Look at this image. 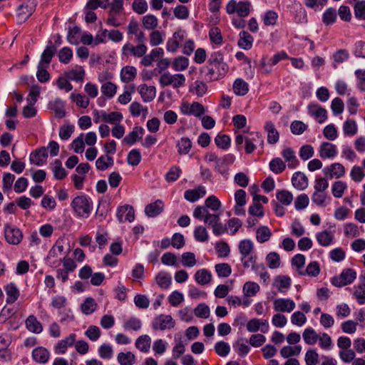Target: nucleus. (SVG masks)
<instances>
[{"instance_id": "nucleus-35", "label": "nucleus", "mask_w": 365, "mask_h": 365, "mask_svg": "<svg viewBox=\"0 0 365 365\" xmlns=\"http://www.w3.org/2000/svg\"><path fill=\"white\" fill-rule=\"evenodd\" d=\"M292 182L295 188L300 190L305 189L308 185L307 176L301 172H296L293 174Z\"/></svg>"}, {"instance_id": "nucleus-16", "label": "nucleus", "mask_w": 365, "mask_h": 365, "mask_svg": "<svg viewBox=\"0 0 365 365\" xmlns=\"http://www.w3.org/2000/svg\"><path fill=\"white\" fill-rule=\"evenodd\" d=\"M295 302L291 299L278 298L274 300L273 307L277 312H291L295 308Z\"/></svg>"}, {"instance_id": "nucleus-13", "label": "nucleus", "mask_w": 365, "mask_h": 365, "mask_svg": "<svg viewBox=\"0 0 365 365\" xmlns=\"http://www.w3.org/2000/svg\"><path fill=\"white\" fill-rule=\"evenodd\" d=\"M175 325V322L170 315L160 314L154 318L152 327L154 330L171 329Z\"/></svg>"}, {"instance_id": "nucleus-45", "label": "nucleus", "mask_w": 365, "mask_h": 365, "mask_svg": "<svg viewBox=\"0 0 365 365\" xmlns=\"http://www.w3.org/2000/svg\"><path fill=\"white\" fill-rule=\"evenodd\" d=\"M117 361L120 365H133L135 364L136 358L131 351L120 352Z\"/></svg>"}, {"instance_id": "nucleus-49", "label": "nucleus", "mask_w": 365, "mask_h": 365, "mask_svg": "<svg viewBox=\"0 0 365 365\" xmlns=\"http://www.w3.org/2000/svg\"><path fill=\"white\" fill-rule=\"evenodd\" d=\"M141 21L144 29L147 30L153 31L158 26V19L153 14H148L143 16Z\"/></svg>"}, {"instance_id": "nucleus-51", "label": "nucleus", "mask_w": 365, "mask_h": 365, "mask_svg": "<svg viewBox=\"0 0 365 365\" xmlns=\"http://www.w3.org/2000/svg\"><path fill=\"white\" fill-rule=\"evenodd\" d=\"M302 337L306 344L313 345L318 341L319 335L313 328L308 327L304 330Z\"/></svg>"}, {"instance_id": "nucleus-25", "label": "nucleus", "mask_w": 365, "mask_h": 365, "mask_svg": "<svg viewBox=\"0 0 365 365\" xmlns=\"http://www.w3.org/2000/svg\"><path fill=\"white\" fill-rule=\"evenodd\" d=\"M56 46L50 42V43L46 46L45 49L41 53V59L38 63H41V65L43 66H48L52 61L53 57L56 53Z\"/></svg>"}, {"instance_id": "nucleus-62", "label": "nucleus", "mask_w": 365, "mask_h": 365, "mask_svg": "<svg viewBox=\"0 0 365 365\" xmlns=\"http://www.w3.org/2000/svg\"><path fill=\"white\" fill-rule=\"evenodd\" d=\"M240 38L237 42V45L240 48L243 49H248L251 46V36L248 31H242L240 33Z\"/></svg>"}, {"instance_id": "nucleus-44", "label": "nucleus", "mask_w": 365, "mask_h": 365, "mask_svg": "<svg viewBox=\"0 0 365 365\" xmlns=\"http://www.w3.org/2000/svg\"><path fill=\"white\" fill-rule=\"evenodd\" d=\"M67 78L76 82H82L85 77V71L82 66L68 71L66 73Z\"/></svg>"}, {"instance_id": "nucleus-32", "label": "nucleus", "mask_w": 365, "mask_h": 365, "mask_svg": "<svg viewBox=\"0 0 365 365\" xmlns=\"http://www.w3.org/2000/svg\"><path fill=\"white\" fill-rule=\"evenodd\" d=\"M206 194L204 187L200 186L197 188L187 190L184 192V197L189 202H195L200 198L203 197Z\"/></svg>"}, {"instance_id": "nucleus-37", "label": "nucleus", "mask_w": 365, "mask_h": 365, "mask_svg": "<svg viewBox=\"0 0 365 365\" xmlns=\"http://www.w3.org/2000/svg\"><path fill=\"white\" fill-rule=\"evenodd\" d=\"M192 147V143L187 137H182L176 143L178 153L180 155H185L189 153Z\"/></svg>"}, {"instance_id": "nucleus-14", "label": "nucleus", "mask_w": 365, "mask_h": 365, "mask_svg": "<svg viewBox=\"0 0 365 365\" xmlns=\"http://www.w3.org/2000/svg\"><path fill=\"white\" fill-rule=\"evenodd\" d=\"M185 37L186 31L181 29H178L174 32L172 37L168 38L166 43L167 51L171 53H175Z\"/></svg>"}, {"instance_id": "nucleus-20", "label": "nucleus", "mask_w": 365, "mask_h": 365, "mask_svg": "<svg viewBox=\"0 0 365 365\" xmlns=\"http://www.w3.org/2000/svg\"><path fill=\"white\" fill-rule=\"evenodd\" d=\"M336 146L329 142H323L321 143L319 153L322 159L333 158L337 155Z\"/></svg>"}, {"instance_id": "nucleus-7", "label": "nucleus", "mask_w": 365, "mask_h": 365, "mask_svg": "<svg viewBox=\"0 0 365 365\" xmlns=\"http://www.w3.org/2000/svg\"><path fill=\"white\" fill-rule=\"evenodd\" d=\"M235 157L228 153L220 158L215 165V170L227 180L229 178V167L234 163Z\"/></svg>"}, {"instance_id": "nucleus-2", "label": "nucleus", "mask_w": 365, "mask_h": 365, "mask_svg": "<svg viewBox=\"0 0 365 365\" xmlns=\"http://www.w3.org/2000/svg\"><path fill=\"white\" fill-rule=\"evenodd\" d=\"M36 0H24L20 3L16 9V17L18 24L24 23L35 11Z\"/></svg>"}, {"instance_id": "nucleus-47", "label": "nucleus", "mask_w": 365, "mask_h": 365, "mask_svg": "<svg viewBox=\"0 0 365 365\" xmlns=\"http://www.w3.org/2000/svg\"><path fill=\"white\" fill-rule=\"evenodd\" d=\"M248 343H250L251 344V339L248 341L247 340L240 338L233 345V347H234L235 351L240 356H243L247 355L250 351V348H249V346L247 345Z\"/></svg>"}, {"instance_id": "nucleus-43", "label": "nucleus", "mask_w": 365, "mask_h": 365, "mask_svg": "<svg viewBox=\"0 0 365 365\" xmlns=\"http://www.w3.org/2000/svg\"><path fill=\"white\" fill-rule=\"evenodd\" d=\"M49 106L57 118H62L66 115L64 103L61 99H55L53 101L50 102Z\"/></svg>"}, {"instance_id": "nucleus-9", "label": "nucleus", "mask_w": 365, "mask_h": 365, "mask_svg": "<svg viewBox=\"0 0 365 365\" xmlns=\"http://www.w3.org/2000/svg\"><path fill=\"white\" fill-rule=\"evenodd\" d=\"M63 268L56 270V278L62 283H65L68 279V274L73 272L76 269V264L73 259L66 257L62 260Z\"/></svg>"}, {"instance_id": "nucleus-33", "label": "nucleus", "mask_w": 365, "mask_h": 365, "mask_svg": "<svg viewBox=\"0 0 365 365\" xmlns=\"http://www.w3.org/2000/svg\"><path fill=\"white\" fill-rule=\"evenodd\" d=\"M101 120L110 124L116 125L118 124L123 120V115L121 113L118 111H113L110 113H106L102 110L101 113Z\"/></svg>"}, {"instance_id": "nucleus-42", "label": "nucleus", "mask_w": 365, "mask_h": 365, "mask_svg": "<svg viewBox=\"0 0 365 365\" xmlns=\"http://www.w3.org/2000/svg\"><path fill=\"white\" fill-rule=\"evenodd\" d=\"M151 339L147 335H141L135 341V347L140 351L146 353L150 350Z\"/></svg>"}, {"instance_id": "nucleus-29", "label": "nucleus", "mask_w": 365, "mask_h": 365, "mask_svg": "<svg viewBox=\"0 0 365 365\" xmlns=\"http://www.w3.org/2000/svg\"><path fill=\"white\" fill-rule=\"evenodd\" d=\"M316 239L321 246L328 247L333 244L334 240V232L325 230L317 232L316 234Z\"/></svg>"}, {"instance_id": "nucleus-61", "label": "nucleus", "mask_w": 365, "mask_h": 365, "mask_svg": "<svg viewBox=\"0 0 365 365\" xmlns=\"http://www.w3.org/2000/svg\"><path fill=\"white\" fill-rule=\"evenodd\" d=\"M96 309V303L95 302V300L91 297L86 298L83 303L81 304V311L86 315H89L93 313Z\"/></svg>"}, {"instance_id": "nucleus-63", "label": "nucleus", "mask_w": 365, "mask_h": 365, "mask_svg": "<svg viewBox=\"0 0 365 365\" xmlns=\"http://www.w3.org/2000/svg\"><path fill=\"white\" fill-rule=\"evenodd\" d=\"M209 38L212 43L221 45L223 41L221 31L218 27H212L209 31Z\"/></svg>"}, {"instance_id": "nucleus-22", "label": "nucleus", "mask_w": 365, "mask_h": 365, "mask_svg": "<svg viewBox=\"0 0 365 365\" xmlns=\"http://www.w3.org/2000/svg\"><path fill=\"white\" fill-rule=\"evenodd\" d=\"M31 356L36 363L43 364L48 361L50 352L43 346H38L33 349Z\"/></svg>"}, {"instance_id": "nucleus-34", "label": "nucleus", "mask_w": 365, "mask_h": 365, "mask_svg": "<svg viewBox=\"0 0 365 365\" xmlns=\"http://www.w3.org/2000/svg\"><path fill=\"white\" fill-rule=\"evenodd\" d=\"M156 284L163 289H167L170 287L172 282V276L170 273L160 271L155 277Z\"/></svg>"}, {"instance_id": "nucleus-50", "label": "nucleus", "mask_w": 365, "mask_h": 365, "mask_svg": "<svg viewBox=\"0 0 365 365\" xmlns=\"http://www.w3.org/2000/svg\"><path fill=\"white\" fill-rule=\"evenodd\" d=\"M272 233L267 226H260L256 230V239L260 243L268 241Z\"/></svg>"}, {"instance_id": "nucleus-27", "label": "nucleus", "mask_w": 365, "mask_h": 365, "mask_svg": "<svg viewBox=\"0 0 365 365\" xmlns=\"http://www.w3.org/2000/svg\"><path fill=\"white\" fill-rule=\"evenodd\" d=\"M281 155L287 163L289 169H294L299 165V160L294 150L292 148L287 147L284 148L282 150Z\"/></svg>"}, {"instance_id": "nucleus-23", "label": "nucleus", "mask_w": 365, "mask_h": 365, "mask_svg": "<svg viewBox=\"0 0 365 365\" xmlns=\"http://www.w3.org/2000/svg\"><path fill=\"white\" fill-rule=\"evenodd\" d=\"M163 202L161 200H157L145 206V213L148 217H155L163 212Z\"/></svg>"}, {"instance_id": "nucleus-1", "label": "nucleus", "mask_w": 365, "mask_h": 365, "mask_svg": "<svg viewBox=\"0 0 365 365\" xmlns=\"http://www.w3.org/2000/svg\"><path fill=\"white\" fill-rule=\"evenodd\" d=\"M71 206L78 217L88 218L93 209V202L86 195H81L73 199Z\"/></svg>"}, {"instance_id": "nucleus-53", "label": "nucleus", "mask_w": 365, "mask_h": 365, "mask_svg": "<svg viewBox=\"0 0 365 365\" xmlns=\"http://www.w3.org/2000/svg\"><path fill=\"white\" fill-rule=\"evenodd\" d=\"M233 91L236 95L244 96L249 91L248 83L241 78H237L234 82Z\"/></svg>"}, {"instance_id": "nucleus-52", "label": "nucleus", "mask_w": 365, "mask_h": 365, "mask_svg": "<svg viewBox=\"0 0 365 365\" xmlns=\"http://www.w3.org/2000/svg\"><path fill=\"white\" fill-rule=\"evenodd\" d=\"M336 19V10L332 7L327 9L322 16V21L327 26L331 25L335 23Z\"/></svg>"}, {"instance_id": "nucleus-60", "label": "nucleus", "mask_w": 365, "mask_h": 365, "mask_svg": "<svg viewBox=\"0 0 365 365\" xmlns=\"http://www.w3.org/2000/svg\"><path fill=\"white\" fill-rule=\"evenodd\" d=\"M141 159V153L139 149H133L128 153L127 163L130 165H138L140 163Z\"/></svg>"}, {"instance_id": "nucleus-57", "label": "nucleus", "mask_w": 365, "mask_h": 365, "mask_svg": "<svg viewBox=\"0 0 365 365\" xmlns=\"http://www.w3.org/2000/svg\"><path fill=\"white\" fill-rule=\"evenodd\" d=\"M358 128L356 123L353 119H347L343 124V131L344 135L354 136L357 133Z\"/></svg>"}, {"instance_id": "nucleus-4", "label": "nucleus", "mask_w": 365, "mask_h": 365, "mask_svg": "<svg viewBox=\"0 0 365 365\" xmlns=\"http://www.w3.org/2000/svg\"><path fill=\"white\" fill-rule=\"evenodd\" d=\"M159 83L161 87L173 86L174 88H178L185 85V77L182 73L172 75L166 72L160 76Z\"/></svg>"}, {"instance_id": "nucleus-21", "label": "nucleus", "mask_w": 365, "mask_h": 365, "mask_svg": "<svg viewBox=\"0 0 365 365\" xmlns=\"http://www.w3.org/2000/svg\"><path fill=\"white\" fill-rule=\"evenodd\" d=\"M117 217L120 222L125 220L133 222L135 219V211L132 206L126 205L118 207L117 211Z\"/></svg>"}, {"instance_id": "nucleus-31", "label": "nucleus", "mask_w": 365, "mask_h": 365, "mask_svg": "<svg viewBox=\"0 0 365 365\" xmlns=\"http://www.w3.org/2000/svg\"><path fill=\"white\" fill-rule=\"evenodd\" d=\"M25 324L26 329L34 334H40L43 331V327L41 323L37 319V318L33 315H29L26 321Z\"/></svg>"}, {"instance_id": "nucleus-40", "label": "nucleus", "mask_w": 365, "mask_h": 365, "mask_svg": "<svg viewBox=\"0 0 365 365\" xmlns=\"http://www.w3.org/2000/svg\"><path fill=\"white\" fill-rule=\"evenodd\" d=\"M302 351L301 345L284 346L280 349V355L284 359H289L292 356H299Z\"/></svg>"}, {"instance_id": "nucleus-64", "label": "nucleus", "mask_w": 365, "mask_h": 365, "mask_svg": "<svg viewBox=\"0 0 365 365\" xmlns=\"http://www.w3.org/2000/svg\"><path fill=\"white\" fill-rule=\"evenodd\" d=\"M278 19V14L273 10H269L264 13L262 20L267 26H273L276 24Z\"/></svg>"}, {"instance_id": "nucleus-5", "label": "nucleus", "mask_w": 365, "mask_h": 365, "mask_svg": "<svg viewBox=\"0 0 365 365\" xmlns=\"http://www.w3.org/2000/svg\"><path fill=\"white\" fill-rule=\"evenodd\" d=\"M356 278V271L351 268H346L339 276L334 277L331 279V283L337 287H341L351 284Z\"/></svg>"}, {"instance_id": "nucleus-15", "label": "nucleus", "mask_w": 365, "mask_h": 365, "mask_svg": "<svg viewBox=\"0 0 365 365\" xmlns=\"http://www.w3.org/2000/svg\"><path fill=\"white\" fill-rule=\"evenodd\" d=\"M322 172L325 178L329 179L340 178L345 175V167L339 163H334L323 168Z\"/></svg>"}, {"instance_id": "nucleus-26", "label": "nucleus", "mask_w": 365, "mask_h": 365, "mask_svg": "<svg viewBox=\"0 0 365 365\" xmlns=\"http://www.w3.org/2000/svg\"><path fill=\"white\" fill-rule=\"evenodd\" d=\"M145 130L141 126H135L131 132H130L124 138L123 143L128 145H134L137 141L143 138Z\"/></svg>"}, {"instance_id": "nucleus-19", "label": "nucleus", "mask_w": 365, "mask_h": 365, "mask_svg": "<svg viewBox=\"0 0 365 365\" xmlns=\"http://www.w3.org/2000/svg\"><path fill=\"white\" fill-rule=\"evenodd\" d=\"M48 152L45 147H41L33 151L29 156V160L31 164L38 166L43 165L47 160Z\"/></svg>"}, {"instance_id": "nucleus-59", "label": "nucleus", "mask_w": 365, "mask_h": 365, "mask_svg": "<svg viewBox=\"0 0 365 365\" xmlns=\"http://www.w3.org/2000/svg\"><path fill=\"white\" fill-rule=\"evenodd\" d=\"M305 264V257L302 254H297L292 259V264L297 267V271L299 275L304 276L305 272L303 270Z\"/></svg>"}, {"instance_id": "nucleus-36", "label": "nucleus", "mask_w": 365, "mask_h": 365, "mask_svg": "<svg viewBox=\"0 0 365 365\" xmlns=\"http://www.w3.org/2000/svg\"><path fill=\"white\" fill-rule=\"evenodd\" d=\"M264 129L267 133V142L269 144H275L279 138V133L275 128L274 125L271 121L265 123Z\"/></svg>"}, {"instance_id": "nucleus-30", "label": "nucleus", "mask_w": 365, "mask_h": 365, "mask_svg": "<svg viewBox=\"0 0 365 365\" xmlns=\"http://www.w3.org/2000/svg\"><path fill=\"white\" fill-rule=\"evenodd\" d=\"M4 290L6 294V303L13 304L19 298L20 292L14 282H10L4 286Z\"/></svg>"}, {"instance_id": "nucleus-3", "label": "nucleus", "mask_w": 365, "mask_h": 365, "mask_svg": "<svg viewBox=\"0 0 365 365\" xmlns=\"http://www.w3.org/2000/svg\"><path fill=\"white\" fill-rule=\"evenodd\" d=\"M225 9L228 14H236L240 18H245L250 13V3L249 1L230 0Z\"/></svg>"}, {"instance_id": "nucleus-18", "label": "nucleus", "mask_w": 365, "mask_h": 365, "mask_svg": "<svg viewBox=\"0 0 365 365\" xmlns=\"http://www.w3.org/2000/svg\"><path fill=\"white\" fill-rule=\"evenodd\" d=\"M76 340V335L70 334L67 337L58 341L53 349L56 354H63L66 352L68 347L72 346Z\"/></svg>"}, {"instance_id": "nucleus-54", "label": "nucleus", "mask_w": 365, "mask_h": 365, "mask_svg": "<svg viewBox=\"0 0 365 365\" xmlns=\"http://www.w3.org/2000/svg\"><path fill=\"white\" fill-rule=\"evenodd\" d=\"M215 143L217 148L222 150H227L230 147L231 139L226 134L218 133L215 138Z\"/></svg>"}, {"instance_id": "nucleus-28", "label": "nucleus", "mask_w": 365, "mask_h": 365, "mask_svg": "<svg viewBox=\"0 0 365 365\" xmlns=\"http://www.w3.org/2000/svg\"><path fill=\"white\" fill-rule=\"evenodd\" d=\"M138 92L144 102H151L156 96V89L155 86H148L146 84L140 85Z\"/></svg>"}, {"instance_id": "nucleus-12", "label": "nucleus", "mask_w": 365, "mask_h": 365, "mask_svg": "<svg viewBox=\"0 0 365 365\" xmlns=\"http://www.w3.org/2000/svg\"><path fill=\"white\" fill-rule=\"evenodd\" d=\"M180 110L184 115H192L199 118L205 113L204 106L198 102H193L192 103L185 102L180 106Z\"/></svg>"}, {"instance_id": "nucleus-11", "label": "nucleus", "mask_w": 365, "mask_h": 365, "mask_svg": "<svg viewBox=\"0 0 365 365\" xmlns=\"http://www.w3.org/2000/svg\"><path fill=\"white\" fill-rule=\"evenodd\" d=\"M207 72L206 77L210 81H217L223 78L228 71V66L226 63L212 66H207Z\"/></svg>"}, {"instance_id": "nucleus-56", "label": "nucleus", "mask_w": 365, "mask_h": 365, "mask_svg": "<svg viewBox=\"0 0 365 365\" xmlns=\"http://www.w3.org/2000/svg\"><path fill=\"white\" fill-rule=\"evenodd\" d=\"M285 168L286 164L280 158H274L269 163V169L274 174L282 173Z\"/></svg>"}, {"instance_id": "nucleus-39", "label": "nucleus", "mask_w": 365, "mask_h": 365, "mask_svg": "<svg viewBox=\"0 0 365 365\" xmlns=\"http://www.w3.org/2000/svg\"><path fill=\"white\" fill-rule=\"evenodd\" d=\"M136 75L137 69L134 66H125L120 71V78L123 83H129L133 81Z\"/></svg>"}, {"instance_id": "nucleus-8", "label": "nucleus", "mask_w": 365, "mask_h": 365, "mask_svg": "<svg viewBox=\"0 0 365 365\" xmlns=\"http://www.w3.org/2000/svg\"><path fill=\"white\" fill-rule=\"evenodd\" d=\"M258 191V186L252 185V215L262 217L264 215V210L263 206L260 202L267 204L268 198L266 196L256 194Z\"/></svg>"}, {"instance_id": "nucleus-55", "label": "nucleus", "mask_w": 365, "mask_h": 365, "mask_svg": "<svg viewBox=\"0 0 365 365\" xmlns=\"http://www.w3.org/2000/svg\"><path fill=\"white\" fill-rule=\"evenodd\" d=\"M123 329L125 330L138 331L142 327L141 320L135 317H130L123 323Z\"/></svg>"}, {"instance_id": "nucleus-24", "label": "nucleus", "mask_w": 365, "mask_h": 365, "mask_svg": "<svg viewBox=\"0 0 365 365\" xmlns=\"http://www.w3.org/2000/svg\"><path fill=\"white\" fill-rule=\"evenodd\" d=\"M291 284V279L287 275H278L274 277L273 281V286L281 293L287 292Z\"/></svg>"}, {"instance_id": "nucleus-10", "label": "nucleus", "mask_w": 365, "mask_h": 365, "mask_svg": "<svg viewBox=\"0 0 365 365\" xmlns=\"http://www.w3.org/2000/svg\"><path fill=\"white\" fill-rule=\"evenodd\" d=\"M147 51L148 48L145 43L133 46L130 43H126L122 48V56L141 58L146 53Z\"/></svg>"}, {"instance_id": "nucleus-46", "label": "nucleus", "mask_w": 365, "mask_h": 365, "mask_svg": "<svg viewBox=\"0 0 365 365\" xmlns=\"http://www.w3.org/2000/svg\"><path fill=\"white\" fill-rule=\"evenodd\" d=\"M114 164L113 158L108 155L100 156L96 161V168L99 170H106Z\"/></svg>"}, {"instance_id": "nucleus-17", "label": "nucleus", "mask_w": 365, "mask_h": 365, "mask_svg": "<svg viewBox=\"0 0 365 365\" xmlns=\"http://www.w3.org/2000/svg\"><path fill=\"white\" fill-rule=\"evenodd\" d=\"M239 250L241 254V261L245 267H250L251 262V240H243L239 244Z\"/></svg>"}, {"instance_id": "nucleus-6", "label": "nucleus", "mask_w": 365, "mask_h": 365, "mask_svg": "<svg viewBox=\"0 0 365 365\" xmlns=\"http://www.w3.org/2000/svg\"><path fill=\"white\" fill-rule=\"evenodd\" d=\"M4 231L5 240L9 244L17 245L22 241L23 233L16 226L7 223L4 225Z\"/></svg>"}, {"instance_id": "nucleus-41", "label": "nucleus", "mask_w": 365, "mask_h": 365, "mask_svg": "<svg viewBox=\"0 0 365 365\" xmlns=\"http://www.w3.org/2000/svg\"><path fill=\"white\" fill-rule=\"evenodd\" d=\"M194 278L197 284L205 285L210 282L212 274L207 269H201L195 272Z\"/></svg>"}, {"instance_id": "nucleus-38", "label": "nucleus", "mask_w": 365, "mask_h": 365, "mask_svg": "<svg viewBox=\"0 0 365 365\" xmlns=\"http://www.w3.org/2000/svg\"><path fill=\"white\" fill-rule=\"evenodd\" d=\"M51 170L53 174V177L56 180H63L68 175L67 171L62 166L61 161L58 159H56L54 160L51 166Z\"/></svg>"}, {"instance_id": "nucleus-48", "label": "nucleus", "mask_w": 365, "mask_h": 365, "mask_svg": "<svg viewBox=\"0 0 365 365\" xmlns=\"http://www.w3.org/2000/svg\"><path fill=\"white\" fill-rule=\"evenodd\" d=\"M234 325L238 327L240 331H242L245 328L248 331H251V320L248 321L246 315L243 313H240L236 317Z\"/></svg>"}, {"instance_id": "nucleus-58", "label": "nucleus", "mask_w": 365, "mask_h": 365, "mask_svg": "<svg viewBox=\"0 0 365 365\" xmlns=\"http://www.w3.org/2000/svg\"><path fill=\"white\" fill-rule=\"evenodd\" d=\"M347 188V185L345 182L339 180L332 184L331 192L336 198H340L343 196L344 191Z\"/></svg>"}]
</instances>
